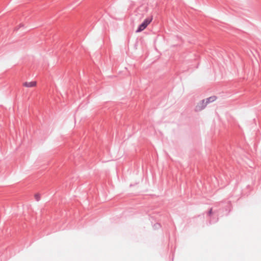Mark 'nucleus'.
I'll return each instance as SVG.
<instances>
[{
    "label": "nucleus",
    "mask_w": 261,
    "mask_h": 261,
    "mask_svg": "<svg viewBox=\"0 0 261 261\" xmlns=\"http://www.w3.org/2000/svg\"><path fill=\"white\" fill-rule=\"evenodd\" d=\"M35 196L37 201L40 199V195L39 194H37L35 195Z\"/></svg>",
    "instance_id": "39448f33"
},
{
    "label": "nucleus",
    "mask_w": 261,
    "mask_h": 261,
    "mask_svg": "<svg viewBox=\"0 0 261 261\" xmlns=\"http://www.w3.org/2000/svg\"><path fill=\"white\" fill-rule=\"evenodd\" d=\"M152 20V17L145 19L143 22L139 26L136 32L139 33L145 30L148 25L151 22Z\"/></svg>",
    "instance_id": "f257e3e1"
},
{
    "label": "nucleus",
    "mask_w": 261,
    "mask_h": 261,
    "mask_svg": "<svg viewBox=\"0 0 261 261\" xmlns=\"http://www.w3.org/2000/svg\"><path fill=\"white\" fill-rule=\"evenodd\" d=\"M212 209L211 208L210 210V211L208 212V214L210 215L212 214Z\"/></svg>",
    "instance_id": "423d86ee"
},
{
    "label": "nucleus",
    "mask_w": 261,
    "mask_h": 261,
    "mask_svg": "<svg viewBox=\"0 0 261 261\" xmlns=\"http://www.w3.org/2000/svg\"><path fill=\"white\" fill-rule=\"evenodd\" d=\"M216 97L215 96H212L205 99H204L207 105L208 103L213 102L216 100Z\"/></svg>",
    "instance_id": "20e7f679"
},
{
    "label": "nucleus",
    "mask_w": 261,
    "mask_h": 261,
    "mask_svg": "<svg viewBox=\"0 0 261 261\" xmlns=\"http://www.w3.org/2000/svg\"><path fill=\"white\" fill-rule=\"evenodd\" d=\"M22 86L25 88L35 87L37 86L36 81L24 82L22 83Z\"/></svg>",
    "instance_id": "7ed1b4c3"
},
{
    "label": "nucleus",
    "mask_w": 261,
    "mask_h": 261,
    "mask_svg": "<svg viewBox=\"0 0 261 261\" xmlns=\"http://www.w3.org/2000/svg\"><path fill=\"white\" fill-rule=\"evenodd\" d=\"M206 105L207 104L206 103L205 101L203 100L200 101L199 103H198V104L196 106L195 111L197 112L201 111L205 108Z\"/></svg>",
    "instance_id": "f03ea898"
}]
</instances>
